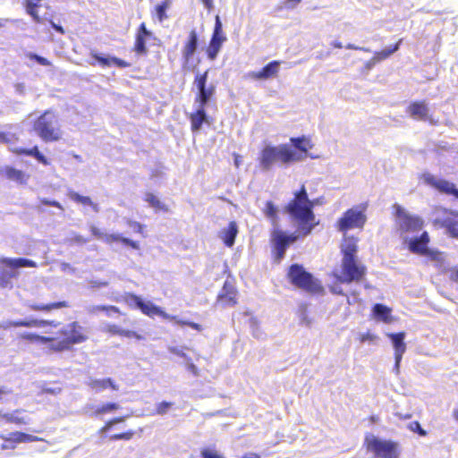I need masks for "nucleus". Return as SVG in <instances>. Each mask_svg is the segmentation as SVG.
Returning <instances> with one entry per match:
<instances>
[{
	"label": "nucleus",
	"instance_id": "f257e3e1",
	"mask_svg": "<svg viewBox=\"0 0 458 458\" xmlns=\"http://www.w3.org/2000/svg\"><path fill=\"white\" fill-rule=\"evenodd\" d=\"M314 203L309 199L305 186L294 193V198L286 206L285 210L297 225V231L291 234L276 229L272 233V242L276 250V259L280 261L285 254L287 247L295 242L300 236L309 235L318 225L313 212Z\"/></svg>",
	"mask_w": 458,
	"mask_h": 458
},
{
	"label": "nucleus",
	"instance_id": "f03ea898",
	"mask_svg": "<svg viewBox=\"0 0 458 458\" xmlns=\"http://www.w3.org/2000/svg\"><path fill=\"white\" fill-rule=\"evenodd\" d=\"M302 160L304 156L299 154L289 144H267L262 148L259 157V166L265 172L270 171L274 165L287 166Z\"/></svg>",
	"mask_w": 458,
	"mask_h": 458
},
{
	"label": "nucleus",
	"instance_id": "7ed1b4c3",
	"mask_svg": "<svg viewBox=\"0 0 458 458\" xmlns=\"http://www.w3.org/2000/svg\"><path fill=\"white\" fill-rule=\"evenodd\" d=\"M124 301L130 307L140 310L143 314L148 317L153 318L155 316H159L165 319L174 320L178 325L189 326L190 327L198 331L201 329V326L199 324L180 320L176 317L167 314L160 307L155 305L151 301H145L140 296L134 293H126L124 296Z\"/></svg>",
	"mask_w": 458,
	"mask_h": 458
},
{
	"label": "nucleus",
	"instance_id": "20e7f679",
	"mask_svg": "<svg viewBox=\"0 0 458 458\" xmlns=\"http://www.w3.org/2000/svg\"><path fill=\"white\" fill-rule=\"evenodd\" d=\"M34 131L46 142L57 141L63 136L59 120L52 111H46L38 118Z\"/></svg>",
	"mask_w": 458,
	"mask_h": 458
},
{
	"label": "nucleus",
	"instance_id": "39448f33",
	"mask_svg": "<svg viewBox=\"0 0 458 458\" xmlns=\"http://www.w3.org/2000/svg\"><path fill=\"white\" fill-rule=\"evenodd\" d=\"M287 276L293 285L308 293H320L324 291L320 281L306 271L301 265L293 264L289 267Z\"/></svg>",
	"mask_w": 458,
	"mask_h": 458
},
{
	"label": "nucleus",
	"instance_id": "423d86ee",
	"mask_svg": "<svg viewBox=\"0 0 458 458\" xmlns=\"http://www.w3.org/2000/svg\"><path fill=\"white\" fill-rule=\"evenodd\" d=\"M0 264L4 266L0 267V287L1 288H12L13 278H18L20 273L17 271L19 267H36L37 264L35 261L24 258L12 259V258H1Z\"/></svg>",
	"mask_w": 458,
	"mask_h": 458
},
{
	"label": "nucleus",
	"instance_id": "0eeeda50",
	"mask_svg": "<svg viewBox=\"0 0 458 458\" xmlns=\"http://www.w3.org/2000/svg\"><path fill=\"white\" fill-rule=\"evenodd\" d=\"M366 267L359 262L358 258L342 259L341 273H335L336 281L350 284L360 281L366 274Z\"/></svg>",
	"mask_w": 458,
	"mask_h": 458
},
{
	"label": "nucleus",
	"instance_id": "6e6552de",
	"mask_svg": "<svg viewBox=\"0 0 458 458\" xmlns=\"http://www.w3.org/2000/svg\"><path fill=\"white\" fill-rule=\"evenodd\" d=\"M369 451L375 454L377 458H399L397 444L388 440H382L373 435L365 438Z\"/></svg>",
	"mask_w": 458,
	"mask_h": 458
},
{
	"label": "nucleus",
	"instance_id": "1a4fd4ad",
	"mask_svg": "<svg viewBox=\"0 0 458 458\" xmlns=\"http://www.w3.org/2000/svg\"><path fill=\"white\" fill-rule=\"evenodd\" d=\"M367 220L364 209L360 207H354L345 211L343 216L338 220L337 226L341 232H346L351 229L363 228Z\"/></svg>",
	"mask_w": 458,
	"mask_h": 458
},
{
	"label": "nucleus",
	"instance_id": "9d476101",
	"mask_svg": "<svg viewBox=\"0 0 458 458\" xmlns=\"http://www.w3.org/2000/svg\"><path fill=\"white\" fill-rule=\"evenodd\" d=\"M396 224L402 233L415 232L421 229L423 221L415 216H411L402 207L395 205Z\"/></svg>",
	"mask_w": 458,
	"mask_h": 458
},
{
	"label": "nucleus",
	"instance_id": "9b49d317",
	"mask_svg": "<svg viewBox=\"0 0 458 458\" xmlns=\"http://www.w3.org/2000/svg\"><path fill=\"white\" fill-rule=\"evenodd\" d=\"M435 224L446 229L453 237L458 238V213L442 210L437 212Z\"/></svg>",
	"mask_w": 458,
	"mask_h": 458
},
{
	"label": "nucleus",
	"instance_id": "f8f14e48",
	"mask_svg": "<svg viewBox=\"0 0 458 458\" xmlns=\"http://www.w3.org/2000/svg\"><path fill=\"white\" fill-rule=\"evenodd\" d=\"M226 40V37L223 33V26L219 16H216L215 28L213 35L207 50L208 56L210 60H215L220 51L222 44Z\"/></svg>",
	"mask_w": 458,
	"mask_h": 458
},
{
	"label": "nucleus",
	"instance_id": "ddd939ff",
	"mask_svg": "<svg viewBox=\"0 0 458 458\" xmlns=\"http://www.w3.org/2000/svg\"><path fill=\"white\" fill-rule=\"evenodd\" d=\"M208 71L203 74L197 75L195 84L198 89L197 101L199 106H205L215 93V87L210 85L207 87Z\"/></svg>",
	"mask_w": 458,
	"mask_h": 458
},
{
	"label": "nucleus",
	"instance_id": "4468645a",
	"mask_svg": "<svg viewBox=\"0 0 458 458\" xmlns=\"http://www.w3.org/2000/svg\"><path fill=\"white\" fill-rule=\"evenodd\" d=\"M422 179L427 184L437 189L439 191L454 195L458 199V189H456L453 182L437 178L430 173H424L422 174Z\"/></svg>",
	"mask_w": 458,
	"mask_h": 458
},
{
	"label": "nucleus",
	"instance_id": "2eb2a0df",
	"mask_svg": "<svg viewBox=\"0 0 458 458\" xmlns=\"http://www.w3.org/2000/svg\"><path fill=\"white\" fill-rule=\"evenodd\" d=\"M60 333L71 346L72 344L83 343L88 339L87 335L82 332V327L77 322H72L64 326Z\"/></svg>",
	"mask_w": 458,
	"mask_h": 458
},
{
	"label": "nucleus",
	"instance_id": "dca6fc26",
	"mask_svg": "<svg viewBox=\"0 0 458 458\" xmlns=\"http://www.w3.org/2000/svg\"><path fill=\"white\" fill-rule=\"evenodd\" d=\"M90 231L96 238L102 240L106 243H111L113 242H122L123 244L130 246L134 250L140 249V245L137 242H134L129 238L123 237L119 233H111V234L106 233H103L100 229H98L95 225L90 226Z\"/></svg>",
	"mask_w": 458,
	"mask_h": 458
},
{
	"label": "nucleus",
	"instance_id": "f3484780",
	"mask_svg": "<svg viewBox=\"0 0 458 458\" xmlns=\"http://www.w3.org/2000/svg\"><path fill=\"white\" fill-rule=\"evenodd\" d=\"M59 322L55 320H38V319H24V320H6L0 322V328L8 329L11 327H42L45 326H52L56 327Z\"/></svg>",
	"mask_w": 458,
	"mask_h": 458
},
{
	"label": "nucleus",
	"instance_id": "a211bd4d",
	"mask_svg": "<svg viewBox=\"0 0 458 458\" xmlns=\"http://www.w3.org/2000/svg\"><path fill=\"white\" fill-rule=\"evenodd\" d=\"M280 64L279 61H272L259 72H250L247 77L256 81L268 80L276 77L279 72Z\"/></svg>",
	"mask_w": 458,
	"mask_h": 458
},
{
	"label": "nucleus",
	"instance_id": "6ab92c4d",
	"mask_svg": "<svg viewBox=\"0 0 458 458\" xmlns=\"http://www.w3.org/2000/svg\"><path fill=\"white\" fill-rule=\"evenodd\" d=\"M429 109L425 102H413L408 108L407 113L415 120L429 121L433 123V119L428 116Z\"/></svg>",
	"mask_w": 458,
	"mask_h": 458
},
{
	"label": "nucleus",
	"instance_id": "aec40b11",
	"mask_svg": "<svg viewBox=\"0 0 458 458\" xmlns=\"http://www.w3.org/2000/svg\"><path fill=\"white\" fill-rule=\"evenodd\" d=\"M151 38H154L153 33L147 29L145 23H141L136 36L135 51L140 55L146 54V42Z\"/></svg>",
	"mask_w": 458,
	"mask_h": 458
},
{
	"label": "nucleus",
	"instance_id": "412c9836",
	"mask_svg": "<svg viewBox=\"0 0 458 458\" xmlns=\"http://www.w3.org/2000/svg\"><path fill=\"white\" fill-rule=\"evenodd\" d=\"M428 234L424 232L420 237L409 241V250L417 254L431 255V252L428 249Z\"/></svg>",
	"mask_w": 458,
	"mask_h": 458
},
{
	"label": "nucleus",
	"instance_id": "4be33fe9",
	"mask_svg": "<svg viewBox=\"0 0 458 458\" xmlns=\"http://www.w3.org/2000/svg\"><path fill=\"white\" fill-rule=\"evenodd\" d=\"M358 239L353 236L344 235V241L341 244V252L343 259H354L357 258L358 251Z\"/></svg>",
	"mask_w": 458,
	"mask_h": 458
},
{
	"label": "nucleus",
	"instance_id": "5701e85b",
	"mask_svg": "<svg viewBox=\"0 0 458 458\" xmlns=\"http://www.w3.org/2000/svg\"><path fill=\"white\" fill-rule=\"evenodd\" d=\"M217 302L225 307H232L236 304V292L233 285L225 283L222 293L218 295Z\"/></svg>",
	"mask_w": 458,
	"mask_h": 458
},
{
	"label": "nucleus",
	"instance_id": "b1692460",
	"mask_svg": "<svg viewBox=\"0 0 458 458\" xmlns=\"http://www.w3.org/2000/svg\"><path fill=\"white\" fill-rule=\"evenodd\" d=\"M387 336L390 338L394 348V356H403V354L406 351V344L404 343L405 334L404 333H397V334H387Z\"/></svg>",
	"mask_w": 458,
	"mask_h": 458
},
{
	"label": "nucleus",
	"instance_id": "393cba45",
	"mask_svg": "<svg viewBox=\"0 0 458 458\" xmlns=\"http://www.w3.org/2000/svg\"><path fill=\"white\" fill-rule=\"evenodd\" d=\"M198 47V35L195 30L190 32L189 39L182 49V55L188 61L194 55Z\"/></svg>",
	"mask_w": 458,
	"mask_h": 458
},
{
	"label": "nucleus",
	"instance_id": "a878e982",
	"mask_svg": "<svg viewBox=\"0 0 458 458\" xmlns=\"http://www.w3.org/2000/svg\"><path fill=\"white\" fill-rule=\"evenodd\" d=\"M238 233V226L235 222H230L227 228H225L221 232V237L225 244L228 247H232L234 244L235 237Z\"/></svg>",
	"mask_w": 458,
	"mask_h": 458
},
{
	"label": "nucleus",
	"instance_id": "bb28decb",
	"mask_svg": "<svg viewBox=\"0 0 458 458\" xmlns=\"http://www.w3.org/2000/svg\"><path fill=\"white\" fill-rule=\"evenodd\" d=\"M391 311L390 308L380 303L375 304L372 308L373 317L376 319L384 321L385 323H390L392 321Z\"/></svg>",
	"mask_w": 458,
	"mask_h": 458
},
{
	"label": "nucleus",
	"instance_id": "cd10ccee",
	"mask_svg": "<svg viewBox=\"0 0 458 458\" xmlns=\"http://www.w3.org/2000/svg\"><path fill=\"white\" fill-rule=\"evenodd\" d=\"M290 145L294 150H296L299 154H302L304 158L307 156L308 150L311 146L310 145V140L306 139L304 136L302 137H292L290 139Z\"/></svg>",
	"mask_w": 458,
	"mask_h": 458
},
{
	"label": "nucleus",
	"instance_id": "c85d7f7f",
	"mask_svg": "<svg viewBox=\"0 0 458 458\" xmlns=\"http://www.w3.org/2000/svg\"><path fill=\"white\" fill-rule=\"evenodd\" d=\"M88 386L97 392L103 391L107 387H111L114 390H118V386L111 378L90 379L88 382Z\"/></svg>",
	"mask_w": 458,
	"mask_h": 458
},
{
	"label": "nucleus",
	"instance_id": "c756f323",
	"mask_svg": "<svg viewBox=\"0 0 458 458\" xmlns=\"http://www.w3.org/2000/svg\"><path fill=\"white\" fill-rule=\"evenodd\" d=\"M206 121L207 114L205 112V106H199L196 112L191 115V130L193 131H199L203 123Z\"/></svg>",
	"mask_w": 458,
	"mask_h": 458
},
{
	"label": "nucleus",
	"instance_id": "7c9ffc66",
	"mask_svg": "<svg viewBox=\"0 0 458 458\" xmlns=\"http://www.w3.org/2000/svg\"><path fill=\"white\" fill-rule=\"evenodd\" d=\"M27 305L32 310H42V311H50L54 309L68 307V303L66 301H58V302H53L50 304L28 303Z\"/></svg>",
	"mask_w": 458,
	"mask_h": 458
},
{
	"label": "nucleus",
	"instance_id": "2f4dec72",
	"mask_svg": "<svg viewBox=\"0 0 458 458\" xmlns=\"http://www.w3.org/2000/svg\"><path fill=\"white\" fill-rule=\"evenodd\" d=\"M5 176L9 180L16 182L21 184L26 182L25 174L22 171L15 169L13 167L7 166L5 168Z\"/></svg>",
	"mask_w": 458,
	"mask_h": 458
},
{
	"label": "nucleus",
	"instance_id": "473e14b6",
	"mask_svg": "<svg viewBox=\"0 0 458 458\" xmlns=\"http://www.w3.org/2000/svg\"><path fill=\"white\" fill-rule=\"evenodd\" d=\"M69 197L78 202V203H81V204H83V205H89L90 206L93 210L95 212H98L99 211V208H98V205L94 203L89 197H86V196H81L80 195L79 193L75 192V191H70L69 192Z\"/></svg>",
	"mask_w": 458,
	"mask_h": 458
},
{
	"label": "nucleus",
	"instance_id": "72a5a7b5",
	"mask_svg": "<svg viewBox=\"0 0 458 458\" xmlns=\"http://www.w3.org/2000/svg\"><path fill=\"white\" fill-rule=\"evenodd\" d=\"M41 0H25L26 12L37 22L39 21V16L37 13V8L40 5Z\"/></svg>",
	"mask_w": 458,
	"mask_h": 458
},
{
	"label": "nucleus",
	"instance_id": "f704fd0d",
	"mask_svg": "<svg viewBox=\"0 0 458 458\" xmlns=\"http://www.w3.org/2000/svg\"><path fill=\"white\" fill-rule=\"evenodd\" d=\"M401 41L402 40H400L394 46H391V47H386L382 51L376 52L374 54L375 58L378 61V63L381 62L382 60L388 58L391 55H393L399 49Z\"/></svg>",
	"mask_w": 458,
	"mask_h": 458
},
{
	"label": "nucleus",
	"instance_id": "c9c22d12",
	"mask_svg": "<svg viewBox=\"0 0 458 458\" xmlns=\"http://www.w3.org/2000/svg\"><path fill=\"white\" fill-rule=\"evenodd\" d=\"M19 337L21 339L28 340L30 342L37 341V342H40L42 344H48L49 342H51L53 340L52 337L42 336V335H38L34 333H22V334L19 335Z\"/></svg>",
	"mask_w": 458,
	"mask_h": 458
},
{
	"label": "nucleus",
	"instance_id": "e433bc0d",
	"mask_svg": "<svg viewBox=\"0 0 458 458\" xmlns=\"http://www.w3.org/2000/svg\"><path fill=\"white\" fill-rule=\"evenodd\" d=\"M264 213L266 216L272 221L273 225H276L277 220V208L273 204V202H266Z\"/></svg>",
	"mask_w": 458,
	"mask_h": 458
},
{
	"label": "nucleus",
	"instance_id": "4c0bfd02",
	"mask_svg": "<svg viewBox=\"0 0 458 458\" xmlns=\"http://www.w3.org/2000/svg\"><path fill=\"white\" fill-rule=\"evenodd\" d=\"M86 310L89 314H96L98 311H106V312L114 311L115 313L120 312L119 309L115 306H105V305H90V306H88L86 308Z\"/></svg>",
	"mask_w": 458,
	"mask_h": 458
},
{
	"label": "nucleus",
	"instance_id": "58836bf2",
	"mask_svg": "<svg viewBox=\"0 0 458 458\" xmlns=\"http://www.w3.org/2000/svg\"><path fill=\"white\" fill-rule=\"evenodd\" d=\"M52 339L53 340L49 343L51 344L50 349L53 351L62 352V351L69 350L71 348L70 344L64 338L61 341H55V338H52Z\"/></svg>",
	"mask_w": 458,
	"mask_h": 458
},
{
	"label": "nucleus",
	"instance_id": "ea45409f",
	"mask_svg": "<svg viewBox=\"0 0 458 458\" xmlns=\"http://www.w3.org/2000/svg\"><path fill=\"white\" fill-rule=\"evenodd\" d=\"M120 408L119 404L114 403H108L102 406L98 407L95 411L94 415L98 416L100 414L107 413L115 410H118Z\"/></svg>",
	"mask_w": 458,
	"mask_h": 458
},
{
	"label": "nucleus",
	"instance_id": "a19ab883",
	"mask_svg": "<svg viewBox=\"0 0 458 458\" xmlns=\"http://www.w3.org/2000/svg\"><path fill=\"white\" fill-rule=\"evenodd\" d=\"M145 200L156 209H165V205L153 193H147Z\"/></svg>",
	"mask_w": 458,
	"mask_h": 458
},
{
	"label": "nucleus",
	"instance_id": "79ce46f5",
	"mask_svg": "<svg viewBox=\"0 0 458 458\" xmlns=\"http://www.w3.org/2000/svg\"><path fill=\"white\" fill-rule=\"evenodd\" d=\"M19 435H22V432H12L8 436L0 435V438H2L4 442L12 443L13 445L22 443V437Z\"/></svg>",
	"mask_w": 458,
	"mask_h": 458
},
{
	"label": "nucleus",
	"instance_id": "37998d69",
	"mask_svg": "<svg viewBox=\"0 0 458 458\" xmlns=\"http://www.w3.org/2000/svg\"><path fill=\"white\" fill-rule=\"evenodd\" d=\"M168 7H169L168 2H163L162 4H157L156 6L157 17L160 22H162L164 20H165L167 18L166 10Z\"/></svg>",
	"mask_w": 458,
	"mask_h": 458
},
{
	"label": "nucleus",
	"instance_id": "c03bdc74",
	"mask_svg": "<svg viewBox=\"0 0 458 458\" xmlns=\"http://www.w3.org/2000/svg\"><path fill=\"white\" fill-rule=\"evenodd\" d=\"M10 150L16 154H25L27 156H31L36 158V157L40 153L38 148L37 147H34L30 149H25V148H18L14 147H10Z\"/></svg>",
	"mask_w": 458,
	"mask_h": 458
},
{
	"label": "nucleus",
	"instance_id": "a18cd8bd",
	"mask_svg": "<svg viewBox=\"0 0 458 458\" xmlns=\"http://www.w3.org/2000/svg\"><path fill=\"white\" fill-rule=\"evenodd\" d=\"M0 416L4 419L7 422L15 423V424H25L26 421L23 418H21L15 414V412L13 413H4L0 414Z\"/></svg>",
	"mask_w": 458,
	"mask_h": 458
},
{
	"label": "nucleus",
	"instance_id": "49530a36",
	"mask_svg": "<svg viewBox=\"0 0 458 458\" xmlns=\"http://www.w3.org/2000/svg\"><path fill=\"white\" fill-rule=\"evenodd\" d=\"M26 56L28 58H30V60L36 61L38 64H39L40 65H43V66H50L52 64L51 62L48 61L47 58L40 56L37 54L31 53V52L27 53Z\"/></svg>",
	"mask_w": 458,
	"mask_h": 458
},
{
	"label": "nucleus",
	"instance_id": "de8ad7c7",
	"mask_svg": "<svg viewBox=\"0 0 458 458\" xmlns=\"http://www.w3.org/2000/svg\"><path fill=\"white\" fill-rule=\"evenodd\" d=\"M172 406L173 403L163 401L157 405L156 413L158 415H165Z\"/></svg>",
	"mask_w": 458,
	"mask_h": 458
},
{
	"label": "nucleus",
	"instance_id": "09e8293b",
	"mask_svg": "<svg viewBox=\"0 0 458 458\" xmlns=\"http://www.w3.org/2000/svg\"><path fill=\"white\" fill-rule=\"evenodd\" d=\"M184 348L185 347L169 346L168 351L173 354L183 358L185 361H189L191 358L183 352Z\"/></svg>",
	"mask_w": 458,
	"mask_h": 458
},
{
	"label": "nucleus",
	"instance_id": "8fccbe9b",
	"mask_svg": "<svg viewBox=\"0 0 458 458\" xmlns=\"http://www.w3.org/2000/svg\"><path fill=\"white\" fill-rule=\"evenodd\" d=\"M16 137L13 133H5L0 131V143H5L10 147H13L12 144L16 140Z\"/></svg>",
	"mask_w": 458,
	"mask_h": 458
},
{
	"label": "nucleus",
	"instance_id": "3c124183",
	"mask_svg": "<svg viewBox=\"0 0 458 458\" xmlns=\"http://www.w3.org/2000/svg\"><path fill=\"white\" fill-rule=\"evenodd\" d=\"M134 436V432L130 430L124 433L114 434L110 437L112 440H130Z\"/></svg>",
	"mask_w": 458,
	"mask_h": 458
},
{
	"label": "nucleus",
	"instance_id": "603ef678",
	"mask_svg": "<svg viewBox=\"0 0 458 458\" xmlns=\"http://www.w3.org/2000/svg\"><path fill=\"white\" fill-rule=\"evenodd\" d=\"M93 58L98 61L102 66H111L112 57L103 56L98 54H94Z\"/></svg>",
	"mask_w": 458,
	"mask_h": 458
},
{
	"label": "nucleus",
	"instance_id": "864d4df0",
	"mask_svg": "<svg viewBox=\"0 0 458 458\" xmlns=\"http://www.w3.org/2000/svg\"><path fill=\"white\" fill-rule=\"evenodd\" d=\"M409 428L411 431L418 433L420 437H425L427 435V431L420 427V424L418 421L410 423Z\"/></svg>",
	"mask_w": 458,
	"mask_h": 458
},
{
	"label": "nucleus",
	"instance_id": "5fc2aeb1",
	"mask_svg": "<svg viewBox=\"0 0 458 458\" xmlns=\"http://www.w3.org/2000/svg\"><path fill=\"white\" fill-rule=\"evenodd\" d=\"M105 330L112 335H122L123 328L114 324H106L105 326Z\"/></svg>",
	"mask_w": 458,
	"mask_h": 458
},
{
	"label": "nucleus",
	"instance_id": "6e6d98bb",
	"mask_svg": "<svg viewBox=\"0 0 458 458\" xmlns=\"http://www.w3.org/2000/svg\"><path fill=\"white\" fill-rule=\"evenodd\" d=\"M124 420V418L123 417H119V418H114L111 420H109L105 427H103L101 428V432H106L107 431L108 429H110V428H112L114 424H117V423H120V422H123Z\"/></svg>",
	"mask_w": 458,
	"mask_h": 458
},
{
	"label": "nucleus",
	"instance_id": "4d7b16f0",
	"mask_svg": "<svg viewBox=\"0 0 458 458\" xmlns=\"http://www.w3.org/2000/svg\"><path fill=\"white\" fill-rule=\"evenodd\" d=\"M202 458H224L222 455L209 449H203L201 451Z\"/></svg>",
	"mask_w": 458,
	"mask_h": 458
},
{
	"label": "nucleus",
	"instance_id": "13d9d810",
	"mask_svg": "<svg viewBox=\"0 0 458 458\" xmlns=\"http://www.w3.org/2000/svg\"><path fill=\"white\" fill-rule=\"evenodd\" d=\"M19 436L22 437V443H24V442L42 441L43 440L41 437H36V436H33V435H30V434H26V433H22V435H19Z\"/></svg>",
	"mask_w": 458,
	"mask_h": 458
},
{
	"label": "nucleus",
	"instance_id": "bf43d9fd",
	"mask_svg": "<svg viewBox=\"0 0 458 458\" xmlns=\"http://www.w3.org/2000/svg\"><path fill=\"white\" fill-rule=\"evenodd\" d=\"M377 339V336L376 335H373L369 332L362 335L360 336V342L361 343H366V342H374Z\"/></svg>",
	"mask_w": 458,
	"mask_h": 458
},
{
	"label": "nucleus",
	"instance_id": "052dcab7",
	"mask_svg": "<svg viewBox=\"0 0 458 458\" xmlns=\"http://www.w3.org/2000/svg\"><path fill=\"white\" fill-rule=\"evenodd\" d=\"M122 335L125 336V337H128V338L135 337V338H137L139 340L142 339V336L140 335H139L135 331H131V330L123 329Z\"/></svg>",
	"mask_w": 458,
	"mask_h": 458
},
{
	"label": "nucleus",
	"instance_id": "680f3d73",
	"mask_svg": "<svg viewBox=\"0 0 458 458\" xmlns=\"http://www.w3.org/2000/svg\"><path fill=\"white\" fill-rule=\"evenodd\" d=\"M341 283H339L338 281L334 284L333 285L330 286V292L332 293H335V294H340V295H344V292H343V289L340 285Z\"/></svg>",
	"mask_w": 458,
	"mask_h": 458
},
{
	"label": "nucleus",
	"instance_id": "e2e57ef3",
	"mask_svg": "<svg viewBox=\"0 0 458 458\" xmlns=\"http://www.w3.org/2000/svg\"><path fill=\"white\" fill-rule=\"evenodd\" d=\"M186 362V369L188 371L192 373L195 377L199 376V369L198 368L191 362V360Z\"/></svg>",
	"mask_w": 458,
	"mask_h": 458
},
{
	"label": "nucleus",
	"instance_id": "0e129e2a",
	"mask_svg": "<svg viewBox=\"0 0 458 458\" xmlns=\"http://www.w3.org/2000/svg\"><path fill=\"white\" fill-rule=\"evenodd\" d=\"M60 267L63 272H67L70 274H75V272H76V268L72 267L69 263H66V262L61 263Z\"/></svg>",
	"mask_w": 458,
	"mask_h": 458
},
{
	"label": "nucleus",
	"instance_id": "69168bd1",
	"mask_svg": "<svg viewBox=\"0 0 458 458\" xmlns=\"http://www.w3.org/2000/svg\"><path fill=\"white\" fill-rule=\"evenodd\" d=\"M112 65H116L118 67L124 68V67H128L129 64H127L125 61H123L122 59H119L116 57H112Z\"/></svg>",
	"mask_w": 458,
	"mask_h": 458
},
{
	"label": "nucleus",
	"instance_id": "338daca9",
	"mask_svg": "<svg viewBox=\"0 0 458 458\" xmlns=\"http://www.w3.org/2000/svg\"><path fill=\"white\" fill-rule=\"evenodd\" d=\"M301 0H285L284 2V7L286 9H294Z\"/></svg>",
	"mask_w": 458,
	"mask_h": 458
},
{
	"label": "nucleus",
	"instance_id": "774afa93",
	"mask_svg": "<svg viewBox=\"0 0 458 458\" xmlns=\"http://www.w3.org/2000/svg\"><path fill=\"white\" fill-rule=\"evenodd\" d=\"M378 63V61L375 58V56H373L370 60H369L365 65H364V69L369 72Z\"/></svg>",
	"mask_w": 458,
	"mask_h": 458
}]
</instances>
